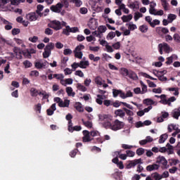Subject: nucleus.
I'll return each instance as SVG.
<instances>
[{
  "mask_svg": "<svg viewBox=\"0 0 180 180\" xmlns=\"http://www.w3.org/2000/svg\"><path fill=\"white\" fill-rule=\"evenodd\" d=\"M68 5V0H60V2L57 3L56 5H52L50 9L55 13H61L63 8H64V6L67 8Z\"/></svg>",
  "mask_w": 180,
  "mask_h": 180,
  "instance_id": "nucleus-1",
  "label": "nucleus"
},
{
  "mask_svg": "<svg viewBox=\"0 0 180 180\" xmlns=\"http://www.w3.org/2000/svg\"><path fill=\"white\" fill-rule=\"evenodd\" d=\"M98 119L100 122H103V126L105 129H111L112 130V124L110 123V117L108 115H99Z\"/></svg>",
  "mask_w": 180,
  "mask_h": 180,
  "instance_id": "nucleus-2",
  "label": "nucleus"
},
{
  "mask_svg": "<svg viewBox=\"0 0 180 180\" xmlns=\"http://www.w3.org/2000/svg\"><path fill=\"white\" fill-rule=\"evenodd\" d=\"M56 45L53 42L49 43L44 48V51L42 53L44 58H49L51 56V51L54 50Z\"/></svg>",
  "mask_w": 180,
  "mask_h": 180,
  "instance_id": "nucleus-3",
  "label": "nucleus"
},
{
  "mask_svg": "<svg viewBox=\"0 0 180 180\" xmlns=\"http://www.w3.org/2000/svg\"><path fill=\"white\" fill-rule=\"evenodd\" d=\"M156 6H157V4H155V2L154 1L150 2V8H149V13H150L151 15L162 16V15H164V11L162 10L157 11V9H155Z\"/></svg>",
  "mask_w": 180,
  "mask_h": 180,
  "instance_id": "nucleus-4",
  "label": "nucleus"
},
{
  "mask_svg": "<svg viewBox=\"0 0 180 180\" xmlns=\"http://www.w3.org/2000/svg\"><path fill=\"white\" fill-rule=\"evenodd\" d=\"M108 30V28L105 25H100L97 30L92 32L93 36H96V37H102V33H105Z\"/></svg>",
  "mask_w": 180,
  "mask_h": 180,
  "instance_id": "nucleus-5",
  "label": "nucleus"
},
{
  "mask_svg": "<svg viewBox=\"0 0 180 180\" xmlns=\"http://www.w3.org/2000/svg\"><path fill=\"white\" fill-rule=\"evenodd\" d=\"M77 32H79L77 27H70L69 25H67L66 28L63 30V34L70 36V33H77Z\"/></svg>",
  "mask_w": 180,
  "mask_h": 180,
  "instance_id": "nucleus-6",
  "label": "nucleus"
},
{
  "mask_svg": "<svg viewBox=\"0 0 180 180\" xmlns=\"http://www.w3.org/2000/svg\"><path fill=\"white\" fill-rule=\"evenodd\" d=\"M123 127H124L123 122H120L119 120H115L112 123V130L117 131V130H120V129H123Z\"/></svg>",
  "mask_w": 180,
  "mask_h": 180,
  "instance_id": "nucleus-7",
  "label": "nucleus"
},
{
  "mask_svg": "<svg viewBox=\"0 0 180 180\" xmlns=\"http://www.w3.org/2000/svg\"><path fill=\"white\" fill-rule=\"evenodd\" d=\"M139 164H143L141 158L129 161V164L126 166V169H130L131 168H134V167H136V165H139Z\"/></svg>",
  "mask_w": 180,
  "mask_h": 180,
  "instance_id": "nucleus-8",
  "label": "nucleus"
},
{
  "mask_svg": "<svg viewBox=\"0 0 180 180\" xmlns=\"http://www.w3.org/2000/svg\"><path fill=\"white\" fill-rule=\"evenodd\" d=\"M169 45H168L167 43L158 44V51L161 55L164 54V52L162 51L163 50L165 53H169Z\"/></svg>",
  "mask_w": 180,
  "mask_h": 180,
  "instance_id": "nucleus-9",
  "label": "nucleus"
},
{
  "mask_svg": "<svg viewBox=\"0 0 180 180\" xmlns=\"http://www.w3.org/2000/svg\"><path fill=\"white\" fill-rule=\"evenodd\" d=\"M83 135L84 143H89V141H92L94 140V139H91V134L88 130H84Z\"/></svg>",
  "mask_w": 180,
  "mask_h": 180,
  "instance_id": "nucleus-10",
  "label": "nucleus"
},
{
  "mask_svg": "<svg viewBox=\"0 0 180 180\" xmlns=\"http://www.w3.org/2000/svg\"><path fill=\"white\" fill-rule=\"evenodd\" d=\"M128 6L130 8V9H133V11H139L140 8V4L138 1H131L129 3Z\"/></svg>",
  "mask_w": 180,
  "mask_h": 180,
  "instance_id": "nucleus-11",
  "label": "nucleus"
},
{
  "mask_svg": "<svg viewBox=\"0 0 180 180\" xmlns=\"http://www.w3.org/2000/svg\"><path fill=\"white\" fill-rule=\"evenodd\" d=\"M48 26H49V27H51V29H54V30H60V29H63V26H65V24L49 23Z\"/></svg>",
  "mask_w": 180,
  "mask_h": 180,
  "instance_id": "nucleus-12",
  "label": "nucleus"
},
{
  "mask_svg": "<svg viewBox=\"0 0 180 180\" xmlns=\"http://www.w3.org/2000/svg\"><path fill=\"white\" fill-rule=\"evenodd\" d=\"M26 18L30 22H34V20H37L39 15H36V13L32 12L27 14Z\"/></svg>",
  "mask_w": 180,
  "mask_h": 180,
  "instance_id": "nucleus-13",
  "label": "nucleus"
},
{
  "mask_svg": "<svg viewBox=\"0 0 180 180\" xmlns=\"http://www.w3.org/2000/svg\"><path fill=\"white\" fill-rule=\"evenodd\" d=\"M169 116V114L167 112H162V115L157 119L158 123H162L164 119H167Z\"/></svg>",
  "mask_w": 180,
  "mask_h": 180,
  "instance_id": "nucleus-14",
  "label": "nucleus"
},
{
  "mask_svg": "<svg viewBox=\"0 0 180 180\" xmlns=\"http://www.w3.org/2000/svg\"><path fill=\"white\" fill-rule=\"evenodd\" d=\"M157 162L162 164L164 167H167V165L168 164V161H167V159H165L164 156H159L157 158Z\"/></svg>",
  "mask_w": 180,
  "mask_h": 180,
  "instance_id": "nucleus-15",
  "label": "nucleus"
},
{
  "mask_svg": "<svg viewBox=\"0 0 180 180\" xmlns=\"http://www.w3.org/2000/svg\"><path fill=\"white\" fill-rule=\"evenodd\" d=\"M156 32L158 33V34H161V33H163V34H167V33H169V30L167 28L165 27H157Z\"/></svg>",
  "mask_w": 180,
  "mask_h": 180,
  "instance_id": "nucleus-16",
  "label": "nucleus"
},
{
  "mask_svg": "<svg viewBox=\"0 0 180 180\" xmlns=\"http://www.w3.org/2000/svg\"><path fill=\"white\" fill-rule=\"evenodd\" d=\"M158 168H160V165H158L157 164L149 165L146 167V171L151 172V171L158 169Z\"/></svg>",
  "mask_w": 180,
  "mask_h": 180,
  "instance_id": "nucleus-17",
  "label": "nucleus"
},
{
  "mask_svg": "<svg viewBox=\"0 0 180 180\" xmlns=\"http://www.w3.org/2000/svg\"><path fill=\"white\" fill-rule=\"evenodd\" d=\"M43 9H44V6H43L41 4L37 5V10H36V13H37V15L39 16H40V18H41V16H43V13H41Z\"/></svg>",
  "mask_w": 180,
  "mask_h": 180,
  "instance_id": "nucleus-18",
  "label": "nucleus"
},
{
  "mask_svg": "<svg viewBox=\"0 0 180 180\" xmlns=\"http://www.w3.org/2000/svg\"><path fill=\"white\" fill-rule=\"evenodd\" d=\"M75 109H76V110H77V112H79L80 113H82V112H84V107H82V104L79 102L75 103Z\"/></svg>",
  "mask_w": 180,
  "mask_h": 180,
  "instance_id": "nucleus-19",
  "label": "nucleus"
},
{
  "mask_svg": "<svg viewBox=\"0 0 180 180\" xmlns=\"http://www.w3.org/2000/svg\"><path fill=\"white\" fill-rule=\"evenodd\" d=\"M124 110L122 109L116 110L115 111V115H116V116H119L120 117H124V116H126V112Z\"/></svg>",
  "mask_w": 180,
  "mask_h": 180,
  "instance_id": "nucleus-20",
  "label": "nucleus"
},
{
  "mask_svg": "<svg viewBox=\"0 0 180 180\" xmlns=\"http://www.w3.org/2000/svg\"><path fill=\"white\" fill-rule=\"evenodd\" d=\"M59 108H68L70 106V100L66 99L64 101L59 103Z\"/></svg>",
  "mask_w": 180,
  "mask_h": 180,
  "instance_id": "nucleus-21",
  "label": "nucleus"
},
{
  "mask_svg": "<svg viewBox=\"0 0 180 180\" xmlns=\"http://www.w3.org/2000/svg\"><path fill=\"white\" fill-rule=\"evenodd\" d=\"M34 67L35 68H37V70H41V68H46V63H41L40 62H35Z\"/></svg>",
  "mask_w": 180,
  "mask_h": 180,
  "instance_id": "nucleus-22",
  "label": "nucleus"
},
{
  "mask_svg": "<svg viewBox=\"0 0 180 180\" xmlns=\"http://www.w3.org/2000/svg\"><path fill=\"white\" fill-rule=\"evenodd\" d=\"M168 91H169L170 92H174L173 95H174L175 96H178L179 95V89L178 88L170 87L168 89Z\"/></svg>",
  "mask_w": 180,
  "mask_h": 180,
  "instance_id": "nucleus-23",
  "label": "nucleus"
},
{
  "mask_svg": "<svg viewBox=\"0 0 180 180\" xmlns=\"http://www.w3.org/2000/svg\"><path fill=\"white\" fill-rule=\"evenodd\" d=\"M154 103H155V101H153L151 98H146L143 100V104L147 105V106H151V105H154Z\"/></svg>",
  "mask_w": 180,
  "mask_h": 180,
  "instance_id": "nucleus-24",
  "label": "nucleus"
},
{
  "mask_svg": "<svg viewBox=\"0 0 180 180\" xmlns=\"http://www.w3.org/2000/svg\"><path fill=\"white\" fill-rule=\"evenodd\" d=\"M122 21L124 22H130L133 19V15L129 14L128 15H124L122 17Z\"/></svg>",
  "mask_w": 180,
  "mask_h": 180,
  "instance_id": "nucleus-25",
  "label": "nucleus"
},
{
  "mask_svg": "<svg viewBox=\"0 0 180 180\" xmlns=\"http://www.w3.org/2000/svg\"><path fill=\"white\" fill-rule=\"evenodd\" d=\"M167 139H168V134H162L159 139V143L162 144V143H165V140H167Z\"/></svg>",
  "mask_w": 180,
  "mask_h": 180,
  "instance_id": "nucleus-26",
  "label": "nucleus"
},
{
  "mask_svg": "<svg viewBox=\"0 0 180 180\" xmlns=\"http://www.w3.org/2000/svg\"><path fill=\"white\" fill-rule=\"evenodd\" d=\"M79 64H80V68H86V67H89V61L88 60H82L79 62Z\"/></svg>",
  "mask_w": 180,
  "mask_h": 180,
  "instance_id": "nucleus-27",
  "label": "nucleus"
},
{
  "mask_svg": "<svg viewBox=\"0 0 180 180\" xmlns=\"http://www.w3.org/2000/svg\"><path fill=\"white\" fill-rule=\"evenodd\" d=\"M66 92H67L68 96H72V97L75 96V92L72 91V87H70V86L67 87Z\"/></svg>",
  "mask_w": 180,
  "mask_h": 180,
  "instance_id": "nucleus-28",
  "label": "nucleus"
},
{
  "mask_svg": "<svg viewBox=\"0 0 180 180\" xmlns=\"http://www.w3.org/2000/svg\"><path fill=\"white\" fill-rule=\"evenodd\" d=\"M151 178H153V179L155 180H160V179H162V176H161L158 172H155L151 174Z\"/></svg>",
  "mask_w": 180,
  "mask_h": 180,
  "instance_id": "nucleus-29",
  "label": "nucleus"
},
{
  "mask_svg": "<svg viewBox=\"0 0 180 180\" xmlns=\"http://www.w3.org/2000/svg\"><path fill=\"white\" fill-rule=\"evenodd\" d=\"M72 4H74L75 6L79 8L82 5V1L81 0H71Z\"/></svg>",
  "mask_w": 180,
  "mask_h": 180,
  "instance_id": "nucleus-30",
  "label": "nucleus"
},
{
  "mask_svg": "<svg viewBox=\"0 0 180 180\" xmlns=\"http://www.w3.org/2000/svg\"><path fill=\"white\" fill-rule=\"evenodd\" d=\"M73 53L75 54V57L76 58H79V60H81V58H82V56H84L82 51H74Z\"/></svg>",
  "mask_w": 180,
  "mask_h": 180,
  "instance_id": "nucleus-31",
  "label": "nucleus"
},
{
  "mask_svg": "<svg viewBox=\"0 0 180 180\" xmlns=\"http://www.w3.org/2000/svg\"><path fill=\"white\" fill-rule=\"evenodd\" d=\"M97 98H98L96 99V103L102 105V103H103V96L98 94L97 95Z\"/></svg>",
  "mask_w": 180,
  "mask_h": 180,
  "instance_id": "nucleus-32",
  "label": "nucleus"
},
{
  "mask_svg": "<svg viewBox=\"0 0 180 180\" xmlns=\"http://www.w3.org/2000/svg\"><path fill=\"white\" fill-rule=\"evenodd\" d=\"M162 6H163L165 11H168L169 9V4L167 2V0H161Z\"/></svg>",
  "mask_w": 180,
  "mask_h": 180,
  "instance_id": "nucleus-33",
  "label": "nucleus"
},
{
  "mask_svg": "<svg viewBox=\"0 0 180 180\" xmlns=\"http://www.w3.org/2000/svg\"><path fill=\"white\" fill-rule=\"evenodd\" d=\"M140 84L142 88L141 95H143V94H146V92H147V85H146L144 82H143V81H141Z\"/></svg>",
  "mask_w": 180,
  "mask_h": 180,
  "instance_id": "nucleus-34",
  "label": "nucleus"
},
{
  "mask_svg": "<svg viewBox=\"0 0 180 180\" xmlns=\"http://www.w3.org/2000/svg\"><path fill=\"white\" fill-rule=\"evenodd\" d=\"M120 30H122V32H123L124 36H129L130 34V30L129 28L127 30L124 27H122L120 28Z\"/></svg>",
  "mask_w": 180,
  "mask_h": 180,
  "instance_id": "nucleus-35",
  "label": "nucleus"
},
{
  "mask_svg": "<svg viewBox=\"0 0 180 180\" xmlns=\"http://www.w3.org/2000/svg\"><path fill=\"white\" fill-rule=\"evenodd\" d=\"M120 9L124 12V13H129L130 11H129V8H126V5L122 4L119 6Z\"/></svg>",
  "mask_w": 180,
  "mask_h": 180,
  "instance_id": "nucleus-36",
  "label": "nucleus"
},
{
  "mask_svg": "<svg viewBox=\"0 0 180 180\" xmlns=\"http://www.w3.org/2000/svg\"><path fill=\"white\" fill-rule=\"evenodd\" d=\"M175 19H176V15L174 14H169L167 17V20L169 23H171L172 22H174Z\"/></svg>",
  "mask_w": 180,
  "mask_h": 180,
  "instance_id": "nucleus-37",
  "label": "nucleus"
},
{
  "mask_svg": "<svg viewBox=\"0 0 180 180\" xmlns=\"http://www.w3.org/2000/svg\"><path fill=\"white\" fill-rule=\"evenodd\" d=\"M115 37H116V33L113 32H110L108 34L106 39L107 40H112Z\"/></svg>",
  "mask_w": 180,
  "mask_h": 180,
  "instance_id": "nucleus-38",
  "label": "nucleus"
},
{
  "mask_svg": "<svg viewBox=\"0 0 180 180\" xmlns=\"http://www.w3.org/2000/svg\"><path fill=\"white\" fill-rule=\"evenodd\" d=\"M139 30L142 33H146L148 30V27H147V25H141L139 27Z\"/></svg>",
  "mask_w": 180,
  "mask_h": 180,
  "instance_id": "nucleus-39",
  "label": "nucleus"
},
{
  "mask_svg": "<svg viewBox=\"0 0 180 180\" xmlns=\"http://www.w3.org/2000/svg\"><path fill=\"white\" fill-rule=\"evenodd\" d=\"M82 127L81 126H75L69 131L72 133L73 131H81Z\"/></svg>",
  "mask_w": 180,
  "mask_h": 180,
  "instance_id": "nucleus-40",
  "label": "nucleus"
},
{
  "mask_svg": "<svg viewBox=\"0 0 180 180\" xmlns=\"http://www.w3.org/2000/svg\"><path fill=\"white\" fill-rule=\"evenodd\" d=\"M174 55H172L168 58H167V61H166V64L167 65H170V64H172V63H174Z\"/></svg>",
  "mask_w": 180,
  "mask_h": 180,
  "instance_id": "nucleus-41",
  "label": "nucleus"
},
{
  "mask_svg": "<svg viewBox=\"0 0 180 180\" xmlns=\"http://www.w3.org/2000/svg\"><path fill=\"white\" fill-rule=\"evenodd\" d=\"M116 153H117V155H119V158H120L121 160H127V154H122L121 151H117Z\"/></svg>",
  "mask_w": 180,
  "mask_h": 180,
  "instance_id": "nucleus-42",
  "label": "nucleus"
},
{
  "mask_svg": "<svg viewBox=\"0 0 180 180\" xmlns=\"http://www.w3.org/2000/svg\"><path fill=\"white\" fill-rule=\"evenodd\" d=\"M32 96H37L39 95V90L34 88H32L30 90Z\"/></svg>",
  "mask_w": 180,
  "mask_h": 180,
  "instance_id": "nucleus-43",
  "label": "nucleus"
},
{
  "mask_svg": "<svg viewBox=\"0 0 180 180\" xmlns=\"http://www.w3.org/2000/svg\"><path fill=\"white\" fill-rule=\"evenodd\" d=\"M121 74L123 75V77H127V75H129V70L126 69L125 68H122Z\"/></svg>",
  "mask_w": 180,
  "mask_h": 180,
  "instance_id": "nucleus-44",
  "label": "nucleus"
},
{
  "mask_svg": "<svg viewBox=\"0 0 180 180\" xmlns=\"http://www.w3.org/2000/svg\"><path fill=\"white\" fill-rule=\"evenodd\" d=\"M82 122H83V124H84V126L86 127H88L89 129H91L92 127V122L91 121H84V120H82Z\"/></svg>",
  "mask_w": 180,
  "mask_h": 180,
  "instance_id": "nucleus-45",
  "label": "nucleus"
},
{
  "mask_svg": "<svg viewBox=\"0 0 180 180\" xmlns=\"http://www.w3.org/2000/svg\"><path fill=\"white\" fill-rule=\"evenodd\" d=\"M77 89L82 92H86V87L79 83L77 84Z\"/></svg>",
  "mask_w": 180,
  "mask_h": 180,
  "instance_id": "nucleus-46",
  "label": "nucleus"
},
{
  "mask_svg": "<svg viewBox=\"0 0 180 180\" xmlns=\"http://www.w3.org/2000/svg\"><path fill=\"white\" fill-rule=\"evenodd\" d=\"M142 17H143V14H141L139 12H136L134 13V20L137 21L139 20V19H140V18H142Z\"/></svg>",
  "mask_w": 180,
  "mask_h": 180,
  "instance_id": "nucleus-47",
  "label": "nucleus"
},
{
  "mask_svg": "<svg viewBox=\"0 0 180 180\" xmlns=\"http://www.w3.org/2000/svg\"><path fill=\"white\" fill-rule=\"evenodd\" d=\"M22 64L25 68H30V67H32V65H33V64L31 63V62L29 60H25Z\"/></svg>",
  "mask_w": 180,
  "mask_h": 180,
  "instance_id": "nucleus-48",
  "label": "nucleus"
},
{
  "mask_svg": "<svg viewBox=\"0 0 180 180\" xmlns=\"http://www.w3.org/2000/svg\"><path fill=\"white\" fill-rule=\"evenodd\" d=\"M127 27H128V29L129 30H135V29H137V26L134 24H126Z\"/></svg>",
  "mask_w": 180,
  "mask_h": 180,
  "instance_id": "nucleus-49",
  "label": "nucleus"
},
{
  "mask_svg": "<svg viewBox=\"0 0 180 180\" xmlns=\"http://www.w3.org/2000/svg\"><path fill=\"white\" fill-rule=\"evenodd\" d=\"M122 109H123V110L125 111L126 114L128 116H134V112H133V111H131L126 108H123Z\"/></svg>",
  "mask_w": 180,
  "mask_h": 180,
  "instance_id": "nucleus-50",
  "label": "nucleus"
},
{
  "mask_svg": "<svg viewBox=\"0 0 180 180\" xmlns=\"http://www.w3.org/2000/svg\"><path fill=\"white\" fill-rule=\"evenodd\" d=\"M120 91L121 90H118V89H112L113 98H117V96L120 95Z\"/></svg>",
  "mask_w": 180,
  "mask_h": 180,
  "instance_id": "nucleus-51",
  "label": "nucleus"
},
{
  "mask_svg": "<svg viewBox=\"0 0 180 180\" xmlns=\"http://www.w3.org/2000/svg\"><path fill=\"white\" fill-rule=\"evenodd\" d=\"M64 56H71L72 54V51L70 49H65L63 51Z\"/></svg>",
  "mask_w": 180,
  "mask_h": 180,
  "instance_id": "nucleus-52",
  "label": "nucleus"
},
{
  "mask_svg": "<svg viewBox=\"0 0 180 180\" xmlns=\"http://www.w3.org/2000/svg\"><path fill=\"white\" fill-rule=\"evenodd\" d=\"M179 116H180V110H177L176 111H174L173 112V117L174 119H176L178 120V119H179Z\"/></svg>",
  "mask_w": 180,
  "mask_h": 180,
  "instance_id": "nucleus-53",
  "label": "nucleus"
},
{
  "mask_svg": "<svg viewBox=\"0 0 180 180\" xmlns=\"http://www.w3.org/2000/svg\"><path fill=\"white\" fill-rule=\"evenodd\" d=\"M88 26H89V29H91V30H95V29H96V27H98V24H96V23H89Z\"/></svg>",
  "mask_w": 180,
  "mask_h": 180,
  "instance_id": "nucleus-54",
  "label": "nucleus"
},
{
  "mask_svg": "<svg viewBox=\"0 0 180 180\" xmlns=\"http://www.w3.org/2000/svg\"><path fill=\"white\" fill-rule=\"evenodd\" d=\"M144 148H139L136 150V154L137 155H143V154H144Z\"/></svg>",
  "mask_w": 180,
  "mask_h": 180,
  "instance_id": "nucleus-55",
  "label": "nucleus"
},
{
  "mask_svg": "<svg viewBox=\"0 0 180 180\" xmlns=\"http://www.w3.org/2000/svg\"><path fill=\"white\" fill-rule=\"evenodd\" d=\"M127 157H134L136 155V153L133 152V150H126Z\"/></svg>",
  "mask_w": 180,
  "mask_h": 180,
  "instance_id": "nucleus-56",
  "label": "nucleus"
},
{
  "mask_svg": "<svg viewBox=\"0 0 180 180\" xmlns=\"http://www.w3.org/2000/svg\"><path fill=\"white\" fill-rule=\"evenodd\" d=\"M35 110L38 112V113H41V104L38 103L35 105Z\"/></svg>",
  "mask_w": 180,
  "mask_h": 180,
  "instance_id": "nucleus-57",
  "label": "nucleus"
},
{
  "mask_svg": "<svg viewBox=\"0 0 180 180\" xmlns=\"http://www.w3.org/2000/svg\"><path fill=\"white\" fill-rule=\"evenodd\" d=\"M19 33H20V29H19V28H13L12 30V34L13 36H16V34H19Z\"/></svg>",
  "mask_w": 180,
  "mask_h": 180,
  "instance_id": "nucleus-58",
  "label": "nucleus"
},
{
  "mask_svg": "<svg viewBox=\"0 0 180 180\" xmlns=\"http://www.w3.org/2000/svg\"><path fill=\"white\" fill-rule=\"evenodd\" d=\"M77 153H78V149L75 148L73 150H72L70 153V155L72 158H74V157H75L77 155Z\"/></svg>",
  "mask_w": 180,
  "mask_h": 180,
  "instance_id": "nucleus-59",
  "label": "nucleus"
},
{
  "mask_svg": "<svg viewBox=\"0 0 180 180\" xmlns=\"http://www.w3.org/2000/svg\"><path fill=\"white\" fill-rule=\"evenodd\" d=\"M173 39L176 43H180V37L179 34H174L173 36Z\"/></svg>",
  "mask_w": 180,
  "mask_h": 180,
  "instance_id": "nucleus-60",
  "label": "nucleus"
},
{
  "mask_svg": "<svg viewBox=\"0 0 180 180\" xmlns=\"http://www.w3.org/2000/svg\"><path fill=\"white\" fill-rule=\"evenodd\" d=\"M95 82L97 84V85H103L102 83V79L99 77L95 78Z\"/></svg>",
  "mask_w": 180,
  "mask_h": 180,
  "instance_id": "nucleus-61",
  "label": "nucleus"
},
{
  "mask_svg": "<svg viewBox=\"0 0 180 180\" xmlns=\"http://www.w3.org/2000/svg\"><path fill=\"white\" fill-rule=\"evenodd\" d=\"M84 49H85V46L80 44V45L76 46L74 51H81V50H84Z\"/></svg>",
  "mask_w": 180,
  "mask_h": 180,
  "instance_id": "nucleus-62",
  "label": "nucleus"
},
{
  "mask_svg": "<svg viewBox=\"0 0 180 180\" xmlns=\"http://www.w3.org/2000/svg\"><path fill=\"white\" fill-rule=\"evenodd\" d=\"M103 105H104L105 106H107V107H108V106H112V102L110 101V100H105V101H103Z\"/></svg>",
  "mask_w": 180,
  "mask_h": 180,
  "instance_id": "nucleus-63",
  "label": "nucleus"
},
{
  "mask_svg": "<svg viewBox=\"0 0 180 180\" xmlns=\"http://www.w3.org/2000/svg\"><path fill=\"white\" fill-rule=\"evenodd\" d=\"M160 103H162V105H168L169 106H171V103H169L168 101V100H167V98H165L163 100H161L160 101Z\"/></svg>",
  "mask_w": 180,
  "mask_h": 180,
  "instance_id": "nucleus-64",
  "label": "nucleus"
}]
</instances>
